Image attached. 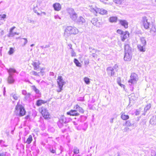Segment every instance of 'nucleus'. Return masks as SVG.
<instances>
[{"instance_id":"33","label":"nucleus","mask_w":156,"mask_h":156,"mask_svg":"<svg viewBox=\"0 0 156 156\" xmlns=\"http://www.w3.org/2000/svg\"><path fill=\"white\" fill-rule=\"evenodd\" d=\"M33 90L36 93H39V90L34 85L32 86Z\"/></svg>"},{"instance_id":"10","label":"nucleus","mask_w":156,"mask_h":156,"mask_svg":"<svg viewBox=\"0 0 156 156\" xmlns=\"http://www.w3.org/2000/svg\"><path fill=\"white\" fill-rule=\"evenodd\" d=\"M129 35L130 34L128 31H125L123 34L120 36L121 40L122 41H124L129 37Z\"/></svg>"},{"instance_id":"9","label":"nucleus","mask_w":156,"mask_h":156,"mask_svg":"<svg viewBox=\"0 0 156 156\" xmlns=\"http://www.w3.org/2000/svg\"><path fill=\"white\" fill-rule=\"evenodd\" d=\"M142 23L145 29H147L149 28L150 24L147 22V19L146 17L144 16L142 18Z\"/></svg>"},{"instance_id":"28","label":"nucleus","mask_w":156,"mask_h":156,"mask_svg":"<svg viewBox=\"0 0 156 156\" xmlns=\"http://www.w3.org/2000/svg\"><path fill=\"white\" fill-rule=\"evenodd\" d=\"M151 105L150 104H149L146 105V106L144 108V110L147 111L149 110L151 108Z\"/></svg>"},{"instance_id":"27","label":"nucleus","mask_w":156,"mask_h":156,"mask_svg":"<svg viewBox=\"0 0 156 156\" xmlns=\"http://www.w3.org/2000/svg\"><path fill=\"white\" fill-rule=\"evenodd\" d=\"M141 44L144 46L146 44V41L144 37H141L140 39Z\"/></svg>"},{"instance_id":"34","label":"nucleus","mask_w":156,"mask_h":156,"mask_svg":"<svg viewBox=\"0 0 156 156\" xmlns=\"http://www.w3.org/2000/svg\"><path fill=\"white\" fill-rule=\"evenodd\" d=\"M125 125L126 126H131L132 124L130 121L128 120L126 122Z\"/></svg>"},{"instance_id":"46","label":"nucleus","mask_w":156,"mask_h":156,"mask_svg":"<svg viewBox=\"0 0 156 156\" xmlns=\"http://www.w3.org/2000/svg\"><path fill=\"white\" fill-rule=\"evenodd\" d=\"M108 0H100V1L101 2H102L103 3H105V4H106V3H105V1H108Z\"/></svg>"},{"instance_id":"11","label":"nucleus","mask_w":156,"mask_h":156,"mask_svg":"<svg viewBox=\"0 0 156 156\" xmlns=\"http://www.w3.org/2000/svg\"><path fill=\"white\" fill-rule=\"evenodd\" d=\"M119 23L121 26L123 27L125 29H127L128 27V23L125 20H120L119 21Z\"/></svg>"},{"instance_id":"40","label":"nucleus","mask_w":156,"mask_h":156,"mask_svg":"<svg viewBox=\"0 0 156 156\" xmlns=\"http://www.w3.org/2000/svg\"><path fill=\"white\" fill-rule=\"evenodd\" d=\"M13 98L15 100H17L18 99V97L17 95L16 94H14L13 95Z\"/></svg>"},{"instance_id":"8","label":"nucleus","mask_w":156,"mask_h":156,"mask_svg":"<svg viewBox=\"0 0 156 156\" xmlns=\"http://www.w3.org/2000/svg\"><path fill=\"white\" fill-rule=\"evenodd\" d=\"M138 80L137 75L135 73H131L130 76V79L128 81V82L131 84H134L136 83Z\"/></svg>"},{"instance_id":"15","label":"nucleus","mask_w":156,"mask_h":156,"mask_svg":"<svg viewBox=\"0 0 156 156\" xmlns=\"http://www.w3.org/2000/svg\"><path fill=\"white\" fill-rule=\"evenodd\" d=\"M53 7L55 10L56 11H59L61 9V6L60 4L57 3L54 4Z\"/></svg>"},{"instance_id":"23","label":"nucleus","mask_w":156,"mask_h":156,"mask_svg":"<svg viewBox=\"0 0 156 156\" xmlns=\"http://www.w3.org/2000/svg\"><path fill=\"white\" fill-rule=\"evenodd\" d=\"M74 62L76 65V66L78 67H81V65L79 62L78 60L76 58H74Z\"/></svg>"},{"instance_id":"12","label":"nucleus","mask_w":156,"mask_h":156,"mask_svg":"<svg viewBox=\"0 0 156 156\" xmlns=\"http://www.w3.org/2000/svg\"><path fill=\"white\" fill-rule=\"evenodd\" d=\"M97 13H99L101 15H105L107 13V11L103 9L97 8L95 10Z\"/></svg>"},{"instance_id":"36","label":"nucleus","mask_w":156,"mask_h":156,"mask_svg":"<svg viewBox=\"0 0 156 156\" xmlns=\"http://www.w3.org/2000/svg\"><path fill=\"white\" fill-rule=\"evenodd\" d=\"M107 70L108 71V72L109 73H110V72H111V75H112V74H114V73H112V72L113 71V69L111 68V67H109V68H108V69H107Z\"/></svg>"},{"instance_id":"35","label":"nucleus","mask_w":156,"mask_h":156,"mask_svg":"<svg viewBox=\"0 0 156 156\" xmlns=\"http://www.w3.org/2000/svg\"><path fill=\"white\" fill-rule=\"evenodd\" d=\"M73 152L75 154H78L79 153V150L77 148L75 147L74 149Z\"/></svg>"},{"instance_id":"47","label":"nucleus","mask_w":156,"mask_h":156,"mask_svg":"<svg viewBox=\"0 0 156 156\" xmlns=\"http://www.w3.org/2000/svg\"><path fill=\"white\" fill-rule=\"evenodd\" d=\"M30 117V115H28L27 116H26L25 117V119H28V118H29Z\"/></svg>"},{"instance_id":"24","label":"nucleus","mask_w":156,"mask_h":156,"mask_svg":"<svg viewBox=\"0 0 156 156\" xmlns=\"http://www.w3.org/2000/svg\"><path fill=\"white\" fill-rule=\"evenodd\" d=\"M124 0H114L113 2L116 4L121 5L124 2Z\"/></svg>"},{"instance_id":"38","label":"nucleus","mask_w":156,"mask_h":156,"mask_svg":"<svg viewBox=\"0 0 156 156\" xmlns=\"http://www.w3.org/2000/svg\"><path fill=\"white\" fill-rule=\"evenodd\" d=\"M154 122H155V119H154L153 118L151 119L150 120V122L151 124H154L156 123H154Z\"/></svg>"},{"instance_id":"22","label":"nucleus","mask_w":156,"mask_h":156,"mask_svg":"<svg viewBox=\"0 0 156 156\" xmlns=\"http://www.w3.org/2000/svg\"><path fill=\"white\" fill-rule=\"evenodd\" d=\"M92 23L94 25H96L99 23L98 20L96 18H94L91 21Z\"/></svg>"},{"instance_id":"48","label":"nucleus","mask_w":156,"mask_h":156,"mask_svg":"<svg viewBox=\"0 0 156 156\" xmlns=\"http://www.w3.org/2000/svg\"><path fill=\"white\" fill-rule=\"evenodd\" d=\"M129 129V128H127V127H126V128H125L124 129V131L125 132H126V131H127V130Z\"/></svg>"},{"instance_id":"39","label":"nucleus","mask_w":156,"mask_h":156,"mask_svg":"<svg viewBox=\"0 0 156 156\" xmlns=\"http://www.w3.org/2000/svg\"><path fill=\"white\" fill-rule=\"evenodd\" d=\"M0 17L1 19H5L6 17V15L5 14L0 15Z\"/></svg>"},{"instance_id":"4","label":"nucleus","mask_w":156,"mask_h":156,"mask_svg":"<svg viewBox=\"0 0 156 156\" xmlns=\"http://www.w3.org/2000/svg\"><path fill=\"white\" fill-rule=\"evenodd\" d=\"M39 113L42 117L46 119H49L51 118V115L48 109L44 107H41L38 109Z\"/></svg>"},{"instance_id":"2","label":"nucleus","mask_w":156,"mask_h":156,"mask_svg":"<svg viewBox=\"0 0 156 156\" xmlns=\"http://www.w3.org/2000/svg\"><path fill=\"white\" fill-rule=\"evenodd\" d=\"M14 112L16 115L20 117L25 115L26 113L24 107L19 102L16 105Z\"/></svg>"},{"instance_id":"42","label":"nucleus","mask_w":156,"mask_h":156,"mask_svg":"<svg viewBox=\"0 0 156 156\" xmlns=\"http://www.w3.org/2000/svg\"><path fill=\"white\" fill-rule=\"evenodd\" d=\"M84 64L85 65H88L89 63V61L88 60H86L84 61Z\"/></svg>"},{"instance_id":"43","label":"nucleus","mask_w":156,"mask_h":156,"mask_svg":"<svg viewBox=\"0 0 156 156\" xmlns=\"http://www.w3.org/2000/svg\"><path fill=\"white\" fill-rule=\"evenodd\" d=\"M76 56V53L74 51H72V57H73V56Z\"/></svg>"},{"instance_id":"29","label":"nucleus","mask_w":156,"mask_h":156,"mask_svg":"<svg viewBox=\"0 0 156 156\" xmlns=\"http://www.w3.org/2000/svg\"><path fill=\"white\" fill-rule=\"evenodd\" d=\"M79 23H83L85 22V19L82 17H80L78 21Z\"/></svg>"},{"instance_id":"17","label":"nucleus","mask_w":156,"mask_h":156,"mask_svg":"<svg viewBox=\"0 0 156 156\" xmlns=\"http://www.w3.org/2000/svg\"><path fill=\"white\" fill-rule=\"evenodd\" d=\"M121 118L123 120H126L129 119V117L128 115H126L124 112H122L121 113Z\"/></svg>"},{"instance_id":"31","label":"nucleus","mask_w":156,"mask_h":156,"mask_svg":"<svg viewBox=\"0 0 156 156\" xmlns=\"http://www.w3.org/2000/svg\"><path fill=\"white\" fill-rule=\"evenodd\" d=\"M121 80L120 78H119L117 81V83L121 87H123V88H124L125 85H124L122 84L121 83Z\"/></svg>"},{"instance_id":"44","label":"nucleus","mask_w":156,"mask_h":156,"mask_svg":"<svg viewBox=\"0 0 156 156\" xmlns=\"http://www.w3.org/2000/svg\"><path fill=\"white\" fill-rule=\"evenodd\" d=\"M0 156H6V155L5 153L3 152L0 154Z\"/></svg>"},{"instance_id":"20","label":"nucleus","mask_w":156,"mask_h":156,"mask_svg":"<svg viewBox=\"0 0 156 156\" xmlns=\"http://www.w3.org/2000/svg\"><path fill=\"white\" fill-rule=\"evenodd\" d=\"M8 72L9 75H11V74L12 73H16V70L14 68H10L8 69Z\"/></svg>"},{"instance_id":"1","label":"nucleus","mask_w":156,"mask_h":156,"mask_svg":"<svg viewBox=\"0 0 156 156\" xmlns=\"http://www.w3.org/2000/svg\"><path fill=\"white\" fill-rule=\"evenodd\" d=\"M41 64V62L38 60L33 62L32 63L34 71H32L33 74L35 76H39L44 75L45 72L43 68H40L39 65Z\"/></svg>"},{"instance_id":"5","label":"nucleus","mask_w":156,"mask_h":156,"mask_svg":"<svg viewBox=\"0 0 156 156\" xmlns=\"http://www.w3.org/2000/svg\"><path fill=\"white\" fill-rule=\"evenodd\" d=\"M57 82L58 86L56 91L58 92H60L63 90V86L65 84L66 82L64 80L61 76H58L57 79Z\"/></svg>"},{"instance_id":"26","label":"nucleus","mask_w":156,"mask_h":156,"mask_svg":"<svg viewBox=\"0 0 156 156\" xmlns=\"http://www.w3.org/2000/svg\"><path fill=\"white\" fill-rule=\"evenodd\" d=\"M14 51V48L12 47H11L9 48V50L8 51V53L9 55H11L13 53Z\"/></svg>"},{"instance_id":"16","label":"nucleus","mask_w":156,"mask_h":156,"mask_svg":"<svg viewBox=\"0 0 156 156\" xmlns=\"http://www.w3.org/2000/svg\"><path fill=\"white\" fill-rule=\"evenodd\" d=\"M15 28V27H13L10 29L9 33L8 35V36L9 37H12L13 36L15 35L19 34L18 33H17L16 32H14V33L13 32L12 30Z\"/></svg>"},{"instance_id":"45","label":"nucleus","mask_w":156,"mask_h":156,"mask_svg":"<svg viewBox=\"0 0 156 156\" xmlns=\"http://www.w3.org/2000/svg\"><path fill=\"white\" fill-rule=\"evenodd\" d=\"M52 153H56V151L55 150L52 149L50 151Z\"/></svg>"},{"instance_id":"6","label":"nucleus","mask_w":156,"mask_h":156,"mask_svg":"<svg viewBox=\"0 0 156 156\" xmlns=\"http://www.w3.org/2000/svg\"><path fill=\"white\" fill-rule=\"evenodd\" d=\"M125 54L124 59L127 61H130L132 58V56L130 54L132 49L129 45L126 44L125 46Z\"/></svg>"},{"instance_id":"21","label":"nucleus","mask_w":156,"mask_h":156,"mask_svg":"<svg viewBox=\"0 0 156 156\" xmlns=\"http://www.w3.org/2000/svg\"><path fill=\"white\" fill-rule=\"evenodd\" d=\"M32 140V137L31 135H30L27 139L26 143L28 144H29L31 143Z\"/></svg>"},{"instance_id":"7","label":"nucleus","mask_w":156,"mask_h":156,"mask_svg":"<svg viewBox=\"0 0 156 156\" xmlns=\"http://www.w3.org/2000/svg\"><path fill=\"white\" fill-rule=\"evenodd\" d=\"M78 32V29L74 26H68L64 30V34L66 35L75 34Z\"/></svg>"},{"instance_id":"19","label":"nucleus","mask_w":156,"mask_h":156,"mask_svg":"<svg viewBox=\"0 0 156 156\" xmlns=\"http://www.w3.org/2000/svg\"><path fill=\"white\" fill-rule=\"evenodd\" d=\"M27 40L26 38H22L20 40V44L22 46L25 45L27 43Z\"/></svg>"},{"instance_id":"13","label":"nucleus","mask_w":156,"mask_h":156,"mask_svg":"<svg viewBox=\"0 0 156 156\" xmlns=\"http://www.w3.org/2000/svg\"><path fill=\"white\" fill-rule=\"evenodd\" d=\"M47 102V101L42 99H39L37 101L36 104L37 106L39 107L43 104L46 103Z\"/></svg>"},{"instance_id":"52","label":"nucleus","mask_w":156,"mask_h":156,"mask_svg":"<svg viewBox=\"0 0 156 156\" xmlns=\"http://www.w3.org/2000/svg\"><path fill=\"white\" fill-rule=\"evenodd\" d=\"M155 0V1L156 2V0Z\"/></svg>"},{"instance_id":"18","label":"nucleus","mask_w":156,"mask_h":156,"mask_svg":"<svg viewBox=\"0 0 156 156\" xmlns=\"http://www.w3.org/2000/svg\"><path fill=\"white\" fill-rule=\"evenodd\" d=\"M118 18L116 16H111L109 19V21L111 23H115L117 22Z\"/></svg>"},{"instance_id":"37","label":"nucleus","mask_w":156,"mask_h":156,"mask_svg":"<svg viewBox=\"0 0 156 156\" xmlns=\"http://www.w3.org/2000/svg\"><path fill=\"white\" fill-rule=\"evenodd\" d=\"M70 16L71 18L73 19H75L76 18L77 16L76 13H74L73 14H70Z\"/></svg>"},{"instance_id":"49","label":"nucleus","mask_w":156,"mask_h":156,"mask_svg":"<svg viewBox=\"0 0 156 156\" xmlns=\"http://www.w3.org/2000/svg\"><path fill=\"white\" fill-rule=\"evenodd\" d=\"M6 134H7V135H9V132H6Z\"/></svg>"},{"instance_id":"41","label":"nucleus","mask_w":156,"mask_h":156,"mask_svg":"<svg viewBox=\"0 0 156 156\" xmlns=\"http://www.w3.org/2000/svg\"><path fill=\"white\" fill-rule=\"evenodd\" d=\"M35 12L36 13H37V14L38 15H42V14H44V15L45 14V13L44 12H37L36 10L35 11Z\"/></svg>"},{"instance_id":"51","label":"nucleus","mask_w":156,"mask_h":156,"mask_svg":"<svg viewBox=\"0 0 156 156\" xmlns=\"http://www.w3.org/2000/svg\"><path fill=\"white\" fill-rule=\"evenodd\" d=\"M2 140H0V143L1 142H2Z\"/></svg>"},{"instance_id":"25","label":"nucleus","mask_w":156,"mask_h":156,"mask_svg":"<svg viewBox=\"0 0 156 156\" xmlns=\"http://www.w3.org/2000/svg\"><path fill=\"white\" fill-rule=\"evenodd\" d=\"M137 47L138 49L140 51L144 52L145 51V49L144 48L143 46H142L141 45H138Z\"/></svg>"},{"instance_id":"14","label":"nucleus","mask_w":156,"mask_h":156,"mask_svg":"<svg viewBox=\"0 0 156 156\" xmlns=\"http://www.w3.org/2000/svg\"><path fill=\"white\" fill-rule=\"evenodd\" d=\"M8 83L10 84L14 83L15 82V80L12 75H9L7 78Z\"/></svg>"},{"instance_id":"50","label":"nucleus","mask_w":156,"mask_h":156,"mask_svg":"<svg viewBox=\"0 0 156 156\" xmlns=\"http://www.w3.org/2000/svg\"><path fill=\"white\" fill-rule=\"evenodd\" d=\"M33 46V44H32L31 45V46Z\"/></svg>"},{"instance_id":"32","label":"nucleus","mask_w":156,"mask_h":156,"mask_svg":"<svg viewBox=\"0 0 156 156\" xmlns=\"http://www.w3.org/2000/svg\"><path fill=\"white\" fill-rule=\"evenodd\" d=\"M124 32L122 31L121 29H119L117 30H116V32L117 33L120 35H122Z\"/></svg>"},{"instance_id":"3","label":"nucleus","mask_w":156,"mask_h":156,"mask_svg":"<svg viewBox=\"0 0 156 156\" xmlns=\"http://www.w3.org/2000/svg\"><path fill=\"white\" fill-rule=\"evenodd\" d=\"M73 108L76 109H79V112H78L77 110L72 109L67 112L66 114L71 116H77L80 115L79 113H83L84 112L83 109L77 104L75 105Z\"/></svg>"},{"instance_id":"30","label":"nucleus","mask_w":156,"mask_h":156,"mask_svg":"<svg viewBox=\"0 0 156 156\" xmlns=\"http://www.w3.org/2000/svg\"><path fill=\"white\" fill-rule=\"evenodd\" d=\"M84 80L85 83L87 84H89L90 81L89 79L87 77H85L84 78Z\"/></svg>"}]
</instances>
